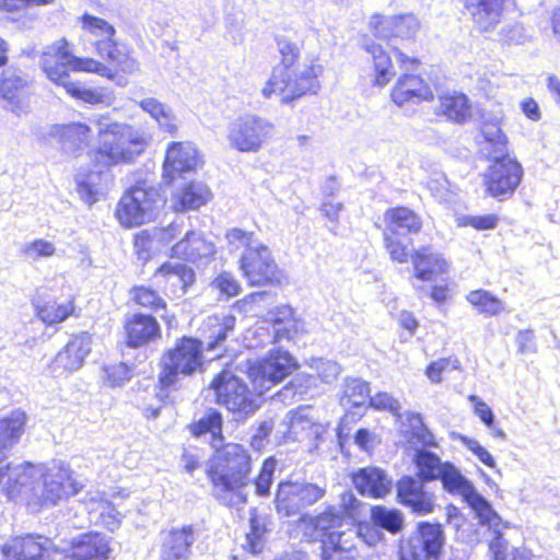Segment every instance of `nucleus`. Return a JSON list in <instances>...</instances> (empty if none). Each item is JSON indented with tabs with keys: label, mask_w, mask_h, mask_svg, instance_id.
<instances>
[{
	"label": "nucleus",
	"mask_w": 560,
	"mask_h": 560,
	"mask_svg": "<svg viewBox=\"0 0 560 560\" xmlns=\"http://www.w3.org/2000/svg\"><path fill=\"white\" fill-rule=\"evenodd\" d=\"M98 136L100 144L90 153L95 170L75 175L78 194L89 206L98 200L103 168L132 162L144 152L147 145L144 139L126 124L100 122Z\"/></svg>",
	"instance_id": "obj_1"
},
{
	"label": "nucleus",
	"mask_w": 560,
	"mask_h": 560,
	"mask_svg": "<svg viewBox=\"0 0 560 560\" xmlns=\"http://www.w3.org/2000/svg\"><path fill=\"white\" fill-rule=\"evenodd\" d=\"M252 458L247 450L236 443H222L206 466L212 485L211 495L222 505L240 510L247 503L244 488L249 482Z\"/></svg>",
	"instance_id": "obj_2"
},
{
	"label": "nucleus",
	"mask_w": 560,
	"mask_h": 560,
	"mask_svg": "<svg viewBox=\"0 0 560 560\" xmlns=\"http://www.w3.org/2000/svg\"><path fill=\"white\" fill-rule=\"evenodd\" d=\"M275 40L281 61L273 68L269 81L261 91L262 95L269 98L275 93L284 94L281 102L289 104L306 94H316L320 88L318 75L323 71L322 66H306L299 72L292 70L300 58L303 43L285 34H277Z\"/></svg>",
	"instance_id": "obj_3"
},
{
	"label": "nucleus",
	"mask_w": 560,
	"mask_h": 560,
	"mask_svg": "<svg viewBox=\"0 0 560 560\" xmlns=\"http://www.w3.org/2000/svg\"><path fill=\"white\" fill-rule=\"evenodd\" d=\"M439 480L444 491L452 495H459L462 500L475 512L482 516L487 512L494 515L491 503L476 489L458 467L452 462H443L440 455L422 452V485Z\"/></svg>",
	"instance_id": "obj_4"
},
{
	"label": "nucleus",
	"mask_w": 560,
	"mask_h": 560,
	"mask_svg": "<svg viewBox=\"0 0 560 560\" xmlns=\"http://www.w3.org/2000/svg\"><path fill=\"white\" fill-rule=\"evenodd\" d=\"M384 244L393 260L405 262L411 255L413 277L420 280V250L413 248L411 234L417 235L420 222L406 207L389 208L384 213Z\"/></svg>",
	"instance_id": "obj_5"
},
{
	"label": "nucleus",
	"mask_w": 560,
	"mask_h": 560,
	"mask_svg": "<svg viewBox=\"0 0 560 560\" xmlns=\"http://www.w3.org/2000/svg\"><path fill=\"white\" fill-rule=\"evenodd\" d=\"M203 341L184 336L174 348L167 350L161 359L159 384L161 390L175 389L182 377L191 376L202 369Z\"/></svg>",
	"instance_id": "obj_6"
},
{
	"label": "nucleus",
	"mask_w": 560,
	"mask_h": 560,
	"mask_svg": "<svg viewBox=\"0 0 560 560\" xmlns=\"http://www.w3.org/2000/svg\"><path fill=\"white\" fill-rule=\"evenodd\" d=\"M215 400L224 406L236 422H243L252 417L260 407L255 394L238 376L230 372L219 373L211 382Z\"/></svg>",
	"instance_id": "obj_7"
},
{
	"label": "nucleus",
	"mask_w": 560,
	"mask_h": 560,
	"mask_svg": "<svg viewBox=\"0 0 560 560\" xmlns=\"http://www.w3.org/2000/svg\"><path fill=\"white\" fill-rule=\"evenodd\" d=\"M244 279L253 287H281L287 280L282 269L277 265L271 250L265 244L249 247L238 259Z\"/></svg>",
	"instance_id": "obj_8"
},
{
	"label": "nucleus",
	"mask_w": 560,
	"mask_h": 560,
	"mask_svg": "<svg viewBox=\"0 0 560 560\" xmlns=\"http://www.w3.org/2000/svg\"><path fill=\"white\" fill-rule=\"evenodd\" d=\"M483 174L486 192L498 201L510 199L523 180L524 170L515 156H493Z\"/></svg>",
	"instance_id": "obj_9"
},
{
	"label": "nucleus",
	"mask_w": 560,
	"mask_h": 560,
	"mask_svg": "<svg viewBox=\"0 0 560 560\" xmlns=\"http://www.w3.org/2000/svg\"><path fill=\"white\" fill-rule=\"evenodd\" d=\"M326 494V489L314 482L281 480L277 486L275 508L282 517L302 515V512L317 503Z\"/></svg>",
	"instance_id": "obj_10"
},
{
	"label": "nucleus",
	"mask_w": 560,
	"mask_h": 560,
	"mask_svg": "<svg viewBox=\"0 0 560 560\" xmlns=\"http://www.w3.org/2000/svg\"><path fill=\"white\" fill-rule=\"evenodd\" d=\"M159 207L160 199L156 189L136 186L122 195L115 215L121 225L132 228L151 221Z\"/></svg>",
	"instance_id": "obj_11"
},
{
	"label": "nucleus",
	"mask_w": 560,
	"mask_h": 560,
	"mask_svg": "<svg viewBox=\"0 0 560 560\" xmlns=\"http://www.w3.org/2000/svg\"><path fill=\"white\" fill-rule=\"evenodd\" d=\"M81 486L72 478V470L65 463L54 465L42 475V481L32 488L34 498L42 508L56 505L79 492Z\"/></svg>",
	"instance_id": "obj_12"
},
{
	"label": "nucleus",
	"mask_w": 560,
	"mask_h": 560,
	"mask_svg": "<svg viewBox=\"0 0 560 560\" xmlns=\"http://www.w3.org/2000/svg\"><path fill=\"white\" fill-rule=\"evenodd\" d=\"M272 124L257 115H242L230 122L228 140L240 152H257L270 137Z\"/></svg>",
	"instance_id": "obj_13"
},
{
	"label": "nucleus",
	"mask_w": 560,
	"mask_h": 560,
	"mask_svg": "<svg viewBox=\"0 0 560 560\" xmlns=\"http://www.w3.org/2000/svg\"><path fill=\"white\" fill-rule=\"evenodd\" d=\"M298 369L296 358L288 350L281 347L270 349L266 358L252 369L255 389L262 394Z\"/></svg>",
	"instance_id": "obj_14"
},
{
	"label": "nucleus",
	"mask_w": 560,
	"mask_h": 560,
	"mask_svg": "<svg viewBox=\"0 0 560 560\" xmlns=\"http://www.w3.org/2000/svg\"><path fill=\"white\" fill-rule=\"evenodd\" d=\"M343 523L346 522L342 521V515L335 506H328L317 516L302 514L299 518L303 537L307 541H319L320 549L326 548L328 541L339 544L345 539L346 533L340 530Z\"/></svg>",
	"instance_id": "obj_15"
},
{
	"label": "nucleus",
	"mask_w": 560,
	"mask_h": 560,
	"mask_svg": "<svg viewBox=\"0 0 560 560\" xmlns=\"http://www.w3.org/2000/svg\"><path fill=\"white\" fill-rule=\"evenodd\" d=\"M31 84L32 77L20 62L12 61L2 68L0 100L4 102V107L15 114L23 112Z\"/></svg>",
	"instance_id": "obj_16"
},
{
	"label": "nucleus",
	"mask_w": 560,
	"mask_h": 560,
	"mask_svg": "<svg viewBox=\"0 0 560 560\" xmlns=\"http://www.w3.org/2000/svg\"><path fill=\"white\" fill-rule=\"evenodd\" d=\"M85 58L77 57L69 50V44L66 39L54 44L48 51H45L40 57V68L46 77L54 83L59 80L67 79L70 74L69 71H81Z\"/></svg>",
	"instance_id": "obj_17"
},
{
	"label": "nucleus",
	"mask_w": 560,
	"mask_h": 560,
	"mask_svg": "<svg viewBox=\"0 0 560 560\" xmlns=\"http://www.w3.org/2000/svg\"><path fill=\"white\" fill-rule=\"evenodd\" d=\"M370 28L376 38L388 42L400 38L402 42H409L415 38L419 22L411 14L393 16L374 14L370 21Z\"/></svg>",
	"instance_id": "obj_18"
},
{
	"label": "nucleus",
	"mask_w": 560,
	"mask_h": 560,
	"mask_svg": "<svg viewBox=\"0 0 560 560\" xmlns=\"http://www.w3.org/2000/svg\"><path fill=\"white\" fill-rule=\"evenodd\" d=\"M125 342L137 349L161 338V326L152 314L137 312L127 315L124 323Z\"/></svg>",
	"instance_id": "obj_19"
},
{
	"label": "nucleus",
	"mask_w": 560,
	"mask_h": 560,
	"mask_svg": "<svg viewBox=\"0 0 560 560\" xmlns=\"http://www.w3.org/2000/svg\"><path fill=\"white\" fill-rule=\"evenodd\" d=\"M92 349V337L88 332L73 336L56 354L50 369L54 374L74 372L83 366Z\"/></svg>",
	"instance_id": "obj_20"
},
{
	"label": "nucleus",
	"mask_w": 560,
	"mask_h": 560,
	"mask_svg": "<svg viewBox=\"0 0 560 560\" xmlns=\"http://www.w3.org/2000/svg\"><path fill=\"white\" fill-rule=\"evenodd\" d=\"M215 254V245L199 231L190 230L171 248V256L196 265H207Z\"/></svg>",
	"instance_id": "obj_21"
},
{
	"label": "nucleus",
	"mask_w": 560,
	"mask_h": 560,
	"mask_svg": "<svg viewBox=\"0 0 560 560\" xmlns=\"http://www.w3.org/2000/svg\"><path fill=\"white\" fill-rule=\"evenodd\" d=\"M197 535L192 525L172 527L163 533L160 549L161 560H188Z\"/></svg>",
	"instance_id": "obj_22"
},
{
	"label": "nucleus",
	"mask_w": 560,
	"mask_h": 560,
	"mask_svg": "<svg viewBox=\"0 0 560 560\" xmlns=\"http://www.w3.org/2000/svg\"><path fill=\"white\" fill-rule=\"evenodd\" d=\"M51 541L42 535L15 537L2 546L3 560H44Z\"/></svg>",
	"instance_id": "obj_23"
},
{
	"label": "nucleus",
	"mask_w": 560,
	"mask_h": 560,
	"mask_svg": "<svg viewBox=\"0 0 560 560\" xmlns=\"http://www.w3.org/2000/svg\"><path fill=\"white\" fill-rule=\"evenodd\" d=\"M197 162L196 149L180 142H172L167 148L163 163L164 180L171 184L176 176L183 177L184 174L195 171Z\"/></svg>",
	"instance_id": "obj_24"
},
{
	"label": "nucleus",
	"mask_w": 560,
	"mask_h": 560,
	"mask_svg": "<svg viewBox=\"0 0 560 560\" xmlns=\"http://www.w3.org/2000/svg\"><path fill=\"white\" fill-rule=\"evenodd\" d=\"M352 482L361 495L381 499L393 488V480L380 467L369 466L359 468L351 475Z\"/></svg>",
	"instance_id": "obj_25"
},
{
	"label": "nucleus",
	"mask_w": 560,
	"mask_h": 560,
	"mask_svg": "<svg viewBox=\"0 0 560 560\" xmlns=\"http://www.w3.org/2000/svg\"><path fill=\"white\" fill-rule=\"evenodd\" d=\"M109 552L108 537L98 532L81 534L71 541L73 560H106Z\"/></svg>",
	"instance_id": "obj_26"
},
{
	"label": "nucleus",
	"mask_w": 560,
	"mask_h": 560,
	"mask_svg": "<svg viewBox=\"0 0 560 560\" xmlns=\"http://www.w3.org/2000/svg\"><path fill=\"white\" fill-rule=\"evenodd\" d=\"M90 133V127L82 122L52 125L47 133L56 140L67 154L78 155L84 149Z\"/></svg>",
	"instance_id": "obj_27"
},
{
	"label": "nucleus",
	"mask_w": 560,
	"mask_h": 560,
	"mask_svg": "<svg viewBox=\"0 0 560 560\" xmlns=\"http://www.w3.org/2000/svg\"><path fill=\"white\" fill-rule=\"evenodd\" d=\"M474 25L480 32L494 28L501 21L505 0H462Z\"/></svg>",
	"instance_id": "obj_28"
},
{
	"label": "nucleus",
	"mask_w": 560,
	"mask_h": 560,
	"mask_svg": "<svg viewBox=\"0 0 560 560\" xmlns=\"http://www.w3.org/2000/svg\"><path fill=\"white\" fill-rule=\"evenodd\" d=\"M398 430L404 442L412 451V463L415 466V476L420 478V413L419 412H398L395 415Z\"/></svg>",
	"instance_id": "obj_29"
},
{
	"label": "nucleus",
	"mask_w": 560,
	"mask_h": 560,
	"mask_svg": "<svg viewBox=\"0 0 560 560\" xmlns=\"http://www.w3.org/2000/svg\"><path fill=\"white\" fill-rule=\"evenodd\" d=\"M26 419V413L21 409L0 418V464L7 458V452L19 443Z\"/></svg>",
	"instance_id": "obj_30"
},
{
	"label": "nucleus",
	"mask_w": 560,
	"mask_h": 560,
	"mask_svg": "<svg viewBox=\"0 0 560 560\" xmlns=\"http://www.w3.org/2000/svg\"><path fill=\"white\" fill-rule=\"evenodd\" d=\"M3 468L4 477L7 481L1 487L3 492L9 500L15 499L20 495L24 489L33 486V479L35 477V468L30 463H23L16 466L11 464L5 465Z\"/></svg>",
	"instance_id": "obj_31"
},
{
	"label": "nucleus",
	"mask_w": 560,
	"mask_h": 560,
	"mask_svg": "<svg viewBox=\"0 0 560 560\" xmlns=\"http://www.w3.org/2000/svg\"><path fill=\"white\" fill-rule=\"evenodd\" d=\"M235 323L236 318L233 315L208 317L202 327L203 342H206V347L203 348L207 351H213L220 348L234 330Z\"/></svg>",
	"instance_id": "obj_32"
},
{
	"label": "nucleus",
	"mask_w": 560,
	"mask_h": 560,
	"mask_svg": "<svg viewBox=\"0 0 560 560\" xmlns=\"http://www.w3.org/2000/svg\"><path fill=\"white\" fill-rule=\"evenodd\" d=\"M361 47L371 55L374 67V85L385 86L395 75L392 58L382 45L374 43L372 39L364 37Z\"/></svg>",
	"instance_id": "obj_33"
},
{
	"label": "nucleus",
	"mask_w": 560,
	"mask_h": 560,
	"mask_svg": "<svg viewBox=\"0 0 560 560\" xmlns=\"http://www.w3.org/2000/svg\"><path fill=\"white\" fill-rule=\"evenodd\" d=\"M223 418L219 410L210 408L205 415L197 421L189 424V431L192 436L201 438L206 434H210V445L212 448L221 447L224 443V436L222 434Z\"/></svg>",
	"instance_id": "obj_34"
},
{
	"label": "nucleus",
	"mask_w": 560,
	"mask_h": 560,
	"mask_svg": "<svg viewBox=\"0 0 560 560\" xmlns=\"http://www.w3.org/2000/svg\"><path fill=\"white\" fill-rule=\"evenodd\" d=\"M211 197V191L201 182H189L174 195L175 209L180 212L197 210L205 206Z\"/></svg>",
	"instance_id": "obj_35"
},
{
	"label": "nucleus",
	"mask_w": 560,
	"mask_h": 560,
	"mask_svg": "<svg viewBox=\"0 0 560 560\" xmlns=\"http://www.w3.org/2000/svg\"><path fill=\"white\" fill-rule=\"evenodd\" d=\"M371 397L370 384L360 377H347L343 382V394L340 405L345 408H354V415L362 416V410Z\"/></svg>",
	"instance_id": "obj_36"
},
{
	"label": "nucleus",
	"mask_w": 560,
	"mask_h": 560,
	"mask_svg": "<svg viewBox=\"0 0 560 560\" xmlns=\"http://www.w3.org/2000/svg\"><path fill=\"white\" fill-rule=\"evenodd\" d=\"M294 312L290 305L277 306L268 313L269 320L273 326V342L283 339L290 340L298 332Z\"/></svg>",
	"instance_id": "obj_37"
},
{
	"label": "nucleus",
	"mask_w": 560,
	"mask_h": 560,
	"mask_svg": "<svg viewBox=\"0 0 560 560\" xmlns=\"http://www.w3.org/2000/svg\"><path fill=\"white\" fill-rule=\"evenodd\" d=\"M138 106L145 113H148L158 124L159 127L175 136L177 131V125L175 122L176 117L173 114L170 106L160 102L155 97H147L138 102Z\"/></svg>",
	"instance_id": "obj_38"
},
{
	"label": "nucleus",
	"mask_w": 560,
	"mask_h": 560,
	"mask_svg": "<svg viewBox=\"0 0 560 560\" xmlns=\"http://www.w3.org/2000/svg\"><path fill=\"white\" fill-rule=\"evenodd\" d=\"M444 544L442 524L422 522V560H440Z\"/></svg>",
	"instance_id": "obj_39"
},
{
	"label": "nucleus",
	"mask_w": 560,
	"mask_h": 560,
	"mask_svg": "<svg viewBox=\"0 0 560 560\" xmlns=\"http://www.w3.org/2000/svg\"><path fill=\"white\" fill-rule=\"evenodd\" d=\"M439 107L448 120L464 124L471 117L469 98L463 93L439 96Z\"/></svg>",
	"instance_id": "obj_40"
},
{
	"label": "nucleus",
	"mask_w": 560,
	"mask_h": 560,
	"mask_svg": "<svg viewBox=\"0 0 560 560\" xmlns=\"http://www.w3.org/2000/svg\"><path fill=\"white\" fill-rule=\"evenodd\" d=\"M393 102L402 107L420 102V75L405 73L396 82L390 93Z\"/></svg>",
	"instance_id": "obj_41"
},
{
	"label": "nucleus",
	"mask_w": 560,
	"mask_h": 560,
	"mask_svg": "<svg viewBox=\"0 0 560 560\" xmlns=\"http://www.w3.org/2000/svg\"><path fill=\"white\" fill-rule=\"evenodd\" d=\"M494 515L488 514L487 512L482 516L481 514H475L482 526H488L493 532V538L489 542V550L492 553V560H505L508 541L503 537V533L500 528L502 518L494 510Z\"/></svg>",
	"instance_id": "obj_42"
},
{
	"label": "nucleus",
	"mask_w": 560,
	"mask_h": 560,
	"mask_svg": "<svg viewBox=\"0 0 560 560\" xmlns=\"http://www.w3.org/2000/svg\"><path fill=\"white\" fill-rule=\"evenodd\" d=\"M33 305L38 318L47 325L66 320L74 310L72 302L58 304L56 301H42L39 296L33 300Z\"/></svg>",
	"instance_id": "obj_43"
},
{
	"label": "nucleus",
	"mask_w": 560,
	"mask_h": 560,
	"mask_svg": "<svg viewBox=\"0 0 560 560\" xmlns=\"http://www.w3.org/2000/svg\"><path fill=\"white\" fill-rule=\"evenodd\" d=\"M481 133L485 139L483 151H485L487 159H490L493 156L502 158L503 154H509L508 137L503 133L498 121L483 122V125L481 127Z\"/></svg>",
	"instance_id": "obj_44"
},
{
	"label": "nucleus",
	"mask_w": 560,
	"mask_h": 560,
	"mask_svg": "<svg viewBox=\"0 0 560 560\" xmlns=\"http://www.w3.org/2000/svg\"><path fill=\"white\" fill-rule=\"evenodd\" d=\"M55 84L65 88L66 92L71 97L91 105L104 103L106 98L103 89L94 88L85 82L72 81L70 75L67 79L59 80Z\"/></svg>",
	"instance_id": "obj_45"
},
{
	"label": "nucleus",
	"mask_w": 560,
	"mask_h": 560,
	"mask_svg": "<svg viewBox=\"0 0 560 560\" xmlns=\"http://www.w3.org/2000/svg\"><path fill=\"white\" fill-rule=\"evenodd\" d=\"M154 277L165 278L168 281H173V284H180L184 292L196 280V275L192 268L188 267L183 262L166 261L162 264L155 271Z\"/></svg>",
	"instance_id": "obj_46"
},
{
	"label": "nucleus",
	"mask_w": 560,
	"mask_h": 560,
	"mask_svg": "<svg viewBox=\"0 0 560 560\" xmlns=\"http://www.w3.org/2000/svg\"><path fill=\"white\" fill-rule=\"evenodd\" d=\"M370 520L383 532L386 530L393 535L398 534L404 527V515L394 508L374 505L371 508Z\"/></svg>",
	"instance_id": "obj_47"
},
{
	"label": "nucleus",
	"mask_w": 560,
	"mask_h": 560,
	"mask_svg": "<svg viewBox=\"0 0 560 560\" xmlns=\"http://www.w3.org/2000/svg\"><path fill=\"white\" fill-rule=\"evenodd\" d=\"M450 262L431 247H422V281H435L448 276Z\"/></svg>",
	"instance_id": "obj_48"
},
{
	"label": "nucleus",
	"mask_w": 560,
	"mask_h": 560,
	"mask_svg": "<svg viewBox=\"0 0 560 560\" xmlns=\"http://www.w3.org/2000/svg\"><path fill=\"white\" fill-rule=\"evenodd\" d=\"M267 532L266 517L258 513L257 508H250L249 532L246 534V546L252 555H258L262 551Z\"/></svg>",
	"instance_id": "obj_49"
},
{
	"label": "nucleus",
	"mask_w": 560,
	"mask_h": 560,
	"mask_svg": "<svg viewBox=\"0 0 560 560\" xmlns=\"http://www.w3.org/2000/svg\"><path fill=\"white\" fill-rule=\"evenodd\" d=\"M317 387V377L312 374L298 373L288 385H285L277 395L280 399L288 398L304 399L312 396L313 390Z\"/></svg>",
	"instance_id": "obj_50"
},
{
	"label": "nucleus",
	"mask_w": 560,
	"mask_h": 560,
	"mask_svg": "<svg viewBox=\"0 0 560 560\" xmlns=\"http://www.w3.org/2000/svg\"><path fill=\"white\" fill-rule=\"evenodd\" d=\"M466 300L486 316H497L504 311L503 302L490 291L472 290L466 295Z\"/></svg>",
	"instance_id": "obj_51"
},
{
	"label": "nucleus",
	"mask_w": 560,
	"mask_h": 560,
	"mask_svg": "<svg viewBox=\"0 0 560 560\" xmlns=\"http://www.w3.org/2000/svg\"><path fill=\"white\" fill-rule=\"evenodd\" d=\"M397 500L400 504L411 508L420 514V483L411 476H404L396 485Z\"/></svg>",
	"instance_id": "obj_52"
},
{
	"label": "nucleus",
	"mask_w": 560,
	"mask_h": 560,
	"mask_svg": "<svg viewBox=\"0 0 560 560\" xmlns=\"http://www.w3.org/2000/svg\"><path fill=\"white\" fill-rule=\"evenodd\" d=\"M281 425L285 428L283 434H287L288 439L296 440L300 433L312 428L313 422L308 418L307 409L300 407L290 410L283 418Z\"/></svg>",
	"instance_id": "obj_53"
},
{
	"label": "nucleus",
	"mask_w": 560,
	"mask_h": 560,
	"mask_svg": "<svg viewBox=\"0 0 560 560\" xmlns=\"http://www.w3.org/2000/svg\"><path fill=\"white\" fill-rule=\"evenodd\" d=\"M80 22L83 30L95 37H100L98 40H110L116 35V28L110 23L88 12L81 15Z\"/></svg>",
	"instance_id": "obj_54"
},
{
	"label": "nucleus",
	"mask_w": 560,
	"mask_h": 560,
	"mask_svg": "<svg viewBox=\"0 0 560 560\" xmlns=\"http://www.w3.org/2000/svg\"><path fill=\"white\" fill-rule=\"evenodd\" d=\"M225 238L230 253L236 252L241 248H243V252H246L249 247H255L261 244L257 238H255L253 232H247L238 228L228 230Z\"/></svg>",
	"instance_id": "obj_55"
},
{
	"label": "nucleus",
	"mask_w": 560,
	"mask_h": 560,
	"mask_svg": "<svg viewBox=\"0 0 560 560\" xmlns=\"http://www.w3.org/2000/svg\"><path fill=\"white\" fill-rule=\"evenodd\" d=\"M275 470L276 460L272 457L265 459L258 476L254 479L256 495L261 498L270 495Z\"/></svg>",
	"instance_id": "obj_56"
},
{
	"label": "nucleus",
	"mask_w": 560,
	"mask_h": 560,
	"mask_svg": "<svg viewBox=\"0 0 560 560\" xmlns=\"http://www.w3.org/2000/svg\"><path fill=\"white\" fill-rule=\"evenodd\" d=\"M429 282L428 285H422V293H425L441 308L452 298L450 278L444 276Z\"/></svg>",
	"instance_id": "obj_57"
},
{
	"label": "nucleus",
	"mask_w": 560,
	"mask_h": 560,
	"mask_svg": "<svg viewBox=\"0 0 560 560\" xmlns=\"http://www.w3.org/2000/svg\"><path fill=\"white\" fill-rule=\"evenodd\" d=\"M328 544L326 548L320 549L322 560H357L355 547L349 544L348 539L340 540L339 544Z\"/></svg>",
	"instance_id": "obj_58"
},
{
	"label": "nucleus",
	"mask_w": 560,
	"mask_h": 560,
	"mask_svg": "<svg viewBox=\"0 0 560 560\" xmlns=\"http://www.w3.org/2000/svg\"><path fill=\"white\" fill-rule=\"evenodd\" d=\"M133 300L137 304L151 308L155 312L166 307V302L159 295V293L147 287L133 288Z\"/></svg>",
	"instance_id": "obj_59"
},
{
	"label": "nucleus",
	"mask_w": 560,
	"mask_h": 560,
	"mask_svg": "<svg viewBox=\"0 0 560 560\" xmlns=\"http://www.w3.org/2000/svg\"><path fill=\"white\" fill-rule=\"evenodd\" d=\"M460 363L456 358H443L431 362L424 373L433 384L442 382V374L446 371L459 370Z\"/></svg>",
	"instance_id": "obj_60"
},
{
	"label": "nucleus",
	"mask_w": 560,
	"mask_h": 560,
	"mask_svg": "<svg viewBox=\"0 0 560 560\" xmlns=\"http://www.w3.org/2000/svg\"><path fill=\"white\" fill-rule=\"evenodd\" d=\"M106 381L112 387H120L126 382L130 381L133 375V370L125 362L118 364L107 365L104 368Z\"/></svg>",
	"instance_id": "obj_61"
},
{
	"label": "nucleus",
	"mask_w": 560,
	"mask_h": 560,
	"mask_svg": "<svg viewBox=\"0 0 560 560\" xmlns=\"http://www.w3.org/2000/svg\"><path fill=\"white\" fill-rule=\"evenodd\" d=\"M156 243L152 232L143 230L135 235L133 247L137 258L145 264L152 257L153 244Z\"/></svg>",
	"instance_id": "obj_62"
},
{
	"label": "nucleus",
	"mask_w": 560,
	"mask_h": 560,
	"mask_svg": "<svg viewBox=\"0 0 560 560\" xmlns=\"http://www.w3.org/2000/svg\"><path fill=\"white\" fill-rule=\"evenodd\" d=\"M499 217L494 213L483 215H463L458 218L459 226H471L477 231L494 230L498 226Z\"/></svg>",
	"instance_id": "obj_63"
},
{
	"label": "nucleus",
	"mask_w": 560,
	"mask_h": 560,
	"mask_svg": "<svg viewBox=\"0 0 560 560\" xmlns=\"http://www.w3.org/2000/svg\"><path fill=\"white\" fill-rule=\"evenodd\" d=\"M352 533L370 547H374L385 539L383 530L371 521L360 524Z\"/></svg>",
	"instance_id": "obj_64"
}]
</instances>
